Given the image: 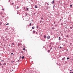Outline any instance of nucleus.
<instances>
[{"mask_svg": "<svg viewBox=\"0 0 73 73\" xmlns=\"http://www.w3.org/2000/svg\"><path fill=\"white\" fill-rule=\"evenodd\" d=\"M50 36H48L47 37V38L49 39V38H50Z\"/></svg>", "mask_w": 73, "mask_h": 73, "instance_id": "1", "label": "nucleus"}, {"mask_svg": "<svg viewBox=\"0 0 73 73\" xmlns=\"http://www.w3.org/2000/svg\"><path fill=\"white\" fill-rule=\"evenodd\" d=\"M2 66H1V68H4V66L3 65H2Z\"/></svg>", "mask_w": 73, "mask_h": 73, "instance_id": "2", "label": "nucleus"}, {"mask_svg": "<svg viewBox=\"0 0 73 73\" xmlns=\"http://www.w3.org/2000/svg\"><path fill=\"white\" fill-rule=\"evenodd\" d=\"M32 25V22H31L30 24L29 25V26H31Z\"/></svg>", "mask_w": 73, "mask_h": 73, "instance_id": "3", "label": "nucleus"}, {"mask_svg": "<svg viewBox=\"0 0 73 73\" xmlns=\"http://www.w3.org/2000/svg\"><path fill=\"white\" fill-rule=\"evenodd\" d=\"M3 65L4 66V65H6V63H4Z\"/></svg>", "mask_w": 73, "mask_h": 73, "instance_id": "4", "label": "nucleus"}, {"mask_svg": "<svg viewBox=\"0 0 73 73\" xmlns=\"http://www.w3.org/2000/svg\"><path fill=\"white\" fill-rule=\"evenodd\" d=\"M46 36L45 35H44V38H46Z\"/></svg>", "mask_w": 73, "mask_h": 73, "instance_id": "5", "label": "nucleus"}, {"mask_svg": "<svg viewBox=\"0 0 73 73\" xmlns=\"http://www.w3.org/2000/svg\"><path fill=\"white\" fill-rule=\"evenodd\" d=\"M26 9L27 11H28V10H29V9H28V8H27V7H26Z\"/></svg>", "mask_w": 73, "mask_h": 73, "instance_id": "6", "label": "nucleus"}, {"mask_svg": "<svg viewBox=\"0 0 73 73\" xmlns=\"http://www.w3.org/2000/svg\"><path fill=\"white\" fill-rule=\"evenodd\" d=\"M22 59H24V56H23L22 57Z\"/></svg>", "mask_w": 73, "mask_h": 73, "instance_id": "7", "label": "nucleus"}, {"mask_svg": "<svg viewBox=\"0 0 73 73\" xmlns=\"http://www.w3.org/2000/svg\"><path fill=\"white\" fill-rule=\"evenodd\" d=\"M54 1H53L52 3V4H54Z\"/></svg>", "mask_w": 73, "mask_h": 73, "instance_id": "8", "label": "nucleus"}, {"mask_svg": "<svg viewBox=\"0 0 73 73\" xmlns=\"http://www.w3.org/2000/svg\"><path fill=\"white\" fill-rule=\"evenodd\" d=\"M72 5H70V7H71V8H72Z\"/></svg>", "mask_w": 73, "mask_h": 73, "instance_id": "9", "label": "nucleus"}, {"mask_svg": "<svg viewBox=\"0 0 73 73\" xmlns=\"http://www.w3.org/2000/svg\"><path fill=\"white\" fill-rule=\"evenodd\" d=\"M32 29H35V27H32Z\"/></svg>", "mask_w": 73, "mask_h": 73, "instance_id": "10", "label": "nucleus"}, {"mask_svg": "<svg viewBox=\"0 0 73 73\" xmlns=\"http://www.w3.org/2000/svg\"><path fill=\"white\" fill-rule=\"evenodd\" d=\"M64 59H65V58L64 57V58L62 59V60H64Z\"/></svg>", "mask_w": 73, "mask_h": 73, "instance_id": "11", "label": "nucleus"}, {"mask_svg": "<svg viewBox=\"0 0 73 73\" xmlns=\"http://www.w3.org/2000/svg\"><path fill=\"white\" fill-rule=\"evenodd\" d=\"M36 32V31H33V33H35Z\"/></svg>", "mask_w": 73, "mask_h": 73, "instance_id": "12", "label": "nucleus"}, {"mask_svg": "<svg viewBox=\"0 0 73 73\" xmlns=\"http://www.w3.org/2000/svg\"><path fill=\"white\" fill-rule=\"evenodd\" d=\"M35 8H37V6L36 5H35Z\"/></svg>", "mask_w": 73, "mask_h": 73, "instance_id": "13", "label": "nucleus"}, {"mask_svg": "<svg viewBox=\"0 0 73 73\" xmlns=\"http://www.w3.org/2000/svg\"><path fill=\"white\" fill-rule=\"evenodd\" d=\"M1 24H2V22H0V25H1Z\"/></svg>", "mask_w": 73, "mask_h": 73, "instance_id": "14", "label": "nucleus"}, {"mask_svg": "<svg viewBox=\"0 0 73 73\" xmlns=\"http://www.w3.org/2000/svg\"><path fill=\"white\" fill-rule=\"evenodd\" d=\"M3 65V64H1V63H0V65H1H1Z\"/></svg>", "mask_w": 73, "mask_h": 73, "instance_id": "15", "label": "nucleus"}, {"mask_svg": "<svg viewBox=\"0 0 73 73\" xmlns=\"http://www.w3.org/2000/svg\"><path fill=\"white\" fill-rule=\"evenodd\" d=\"M48 52H50V50H48Z\"/></svg>", "mask_w": 73, "mask_h": 73, "instance_id": "16", "label": "nucleus"}, {"mask_svg": "<svg viewBox=\"0 0 73 73\" xmlns=\"http://www.w3.org/2000/svg\"><path fill=\"white\" fill-rule=\"evenodd\" d=\"M9 23H7V24H6V25H9Z\"/></svg>", "mask_w": 73, "mask_h": 73, "instance_id": "17", "label": "nucleus"}, {"mask_svg": "<svg viewBox=\"0 0 73 73\" xmlns=\"http://www.w3.org/2000/svg\"><path fill=\"white\" fill-rule=\"evenodd\" d=\"M11 4H12V5H13V4H14V3H11Z\"/></svg>", "mask_w": 73, "mask_h": 73, "instance_id": "18", "label": "nucleus"}, {"mask_svg": "<svg viewBox=\"0 0 73 73\" xmlns=\"http://www.w3.org/2000/svg\"><path fill=\"white\" fill-rule=\"evenodd\" d=\"M23 50H25V48H23Z\"/></svg>", "mask_w": 73, "mask_h": 73, "instance_id": "19", "label": "nucleus"}, {"mask_svg": "<svg viewBox=\"0 0 73 73\" xmlns=\"http://www.w3.org/2000/svg\"><path fill=\"white\" fill-rule=\"evenodd\" d=\"M61 39V38L60 37H59V40H60Z\"/></svg>", "mask_w": 73, "mask_h": 73, "instance_id": "20", "label": "nucleus"}, {"mask_svg": "<svg viewBox=\"0 0 73 73\" xmlns=\"http://www.w3.org/2000/svg\"><path fill=\"white\" fill-rule=\"evenodd\" d=\"M17 9H19V7L18 6L17 7Z\"/></svg>", "mask_w": 73, "mask_h": 73, "instance_id": "21", "label": "nucleus"}, {"mask_svg": "<svg viewBox=\"0 0 73 73\" xmlns=\"http://www.w3.org/2000/svg\"><path fill=\"white\" fill-rule=\"evenodd\" d=\"M56 23V22L55 21H54V24H55Z\"/></svg>", "mask_w": 73, "mask_h": 73, "instance_id": "22", "label": "nucleus"}, {"mask_svg": "<svg viewBox=\"0 0 73 73\" xmlns=\"http://www.w3.org/2000/svg\"><path fill=\"white\" fill-rule=\"evenodd\" d=\"M66 37H68V35H67L66 36Z\"/></svg>", "mask_w": 73, "mask_h": 73, "instance_id": "23", "label": "nucleus"}, {"mask_svg": "<svg viewBox=\"0 0 73 73\" xmlns=\"http://www.w3.org/2000/svg\"><path fill=\"white\" fill-rule=\"evenodd\" d=\"M69 58L68 57V58H67V60H69Z\"/></svg>", "mask_w": 73, "mask_h": 73, "instance_id": "24", "label": "nucleus"}, {"mask_svg": "<svg viewBox=\"0 0 73 73\" xmlns=\"http://www.w3.org/2000/svg\"><path fill=\"white\" fill-rule=\"evenodd\" d=\"M52 49V48H50V50H51V49Z\"/></svg>", "mask_w": 73, "mask_h": 73, "instance_id": "25", "label": "nucleus"}, {"mask_svg": "<svg viewBox=\"0 0 73 73\" xmlns=\"http://www.w3.org/2000/svg\"><path fill=\"white\" fill-rule=\"evenodd\" d=\"M41 19H42V20H43V18L42 17V18H41Z\"/></svg>", "mask_w": 73, "mask_h": 73, "instance_id": "26", "label": "nucleus"}, {"mask_svg": "<svg viewBox=\"0 0 73 73\" xmlns=\"http://www.w3.org/2000/svg\"><path fill=\"white\" fill-rule=\"evenodd\" d=\"M2 10H3V11H4V9H3Z\"/></svg>", "mask_w": 73, "mask_h": 73, "instance_id": "27", "label": "nucleus"}, {"mask_svg": "<svg viewBox=\"0 0 73 73\" xmlns=\"http://www.w3.org/2000/svg\"><path fill=\"white\" fill-rule=\"evenodd\" d=\"M62 47L61 46L60 47V48H61Z\"/></svg>", "mask_w": 73, "mask_h": 73, "instance_id": "28", "label": "nucleus"}, {"mask_svg": "<svg viewBox=\"0 0 73 73\" xmlns=\"http://www.w3.org/2000/svg\"><path fill=\"white\" fill-rule=\"evenodd\" d=\"M53 8L54 9V7H53Z\"/></svg>", "mask_w": 73, "mask_h": 73, "instance_id": "29", "label": "nucleus"}, {"mask_svg": "<svg viewBox=\"0 0 73 73\" xmlns=\"http://www.w3.org/2000/svg\"><path fill=\"white\" fill-rule=\"evenodd\" d=\"M11 54H12V55L13 54V53H11Z\"/></svg>", "mask_w": 73, "mask_h": 73, "instance_id": "30", "label": "nucleus"}, {"mask_svg": "<svg viewBox=\"0 0 73 73\" xmlns=\"http://www.w3.org/2000/svg\"><path fill=\"white\" fill-rule=\"evenodd\" d=\"M20 58H21V56H20Z\"/></svg>", "mask_w": 73, "mask_h": 73, "instance_id": "31", "label": "nucleus"}, {"mask_svg": "<svg viewBox=\"0 0 73 73\" xmlns=\"http://www.w3.org/2000/svg\"><path fill=\"white\" fill-rule=\"evenodd\" d=\"M47 5H49V4H48V3H47Z\"/></svg>", "mask_w": 73, "mask_h": 73, "instance_id": "32", "label": "nucleus"}, {"mask_svg": "<svg viewBox=\"0 0 73 73\" xmlns=\"http://www.w3.org/2000/svg\"><path fill=\"white\" fill-rule=\"evenodd\" d=\"M13 61H12V63H13Z\"/></svg>", "mask_w": 73, "mask_h": 73, "instance_id": "33", "label": "nucleus"}, {"mask_svg": "<svg viewBox=\"0 0 73 73\" xmlns=\"http://www.w3.org/2000/svg\"><path fill=\"white\" fill-rule=\"evenodd\" d=\"M40 23H41V21H40Z\"/></svg>", "mask_w": 73, "mask_h": 73, "instance_id": "34", "label": "nucleus"}, {"mask_svg": "<svg viewBox=\"0 0 73 73\" xmlns=\"http://www.w3.org/2000/svg\"><path fill=\"white\" fill-rule=\"evenodd\" d=\"M70 73H73V72H70Z\"/></svg>", "mask_w": 73, "mask_h": 73, "instance_id": "35", "label": "nucleus"}, {"mask_svg": "<svg viewBox=\"0 0 73 73\" xmlns=\"http://www.w3.org/2000/svg\"><path fill=\"white\" fill-rule=\"evenodd\" d=\"M70 71H72V70H70Z\"/></svg>", "mask_w": 73, "mask_h": 73, "instance_id": "36", "label": "nucleus"}, {"mask_svg": "<svg viewBox=\"0 0 73 73\" xmlns=\"http://www.w3.org/2000/svg\"><path fill=\"white\" fill-rule=\"evenodd\" d=\"M4 61L3 60H1V61Z\"/></svg>", "mask_w": 73, "mask_h": 73, "instance_id": "37", "label": "nucleus"}, {"mask_svg": "<svg viewBox=\"0 0 73 73\" xmlns=\"http://www.w3.org/2000/svg\"><path fill=\"white\" fill-rule=\"evenodd\" d=\"M54 6H55V5H54V6H53V7H54Z\"/></svg>", "mask_w": 73, "mask_h": 73, "instance_id": "38", "label": "nucleus"}, {"mask_svg": "<svg viewBox=\"0 0 73 73\" xmlns=\"http://www.w3.org/2000/svg\"><path fill=\"white\" fill-rule=\"evenodd\" d=\"M29 22H31V21H29Z\"/></svg>", "mask_w": 73, "mask_h": 73, "instance_id": "39", "label": "nucleus"}, {"mask_svg": "<svg viewBox=\"0 0 73 73\" xmlns=\"http://www.w3.org/2000/svg\"><path fill=\"white\" fill-rule=\"evenodd\" d=\"M32 21H33V20H32Z\"/></svg>", "mask_w": 73, "mask_h": 73, "instance_id": "40", "label": "nucleus"}, {"mask_svg": "<svg viewBox=\"0 0 73 73\" xmlns=\"http://www.w3.org/2000/svg\"><path fill=\"white\" fill-rule=\"evenodd\" d=\"M52 29H53V28H52Z\"/></svg>", "mask_w": 73, "mask_h": 73, "instance_id": "41", "label": "nucleus"}, {"mask_svg": "<svg viewBox=\"0 0 73 73\" xmlns=\"http://www.w3.org/2000/svg\"><path fill=\"white\" fill-rule=\"evenodd\" d=\"M52 29H53V28H52Z\"/></svg>", "mask_w": 73, "mask_h": 73, "instance_id": "42", "label": "nucleus"}]
</instances>
